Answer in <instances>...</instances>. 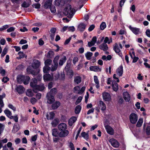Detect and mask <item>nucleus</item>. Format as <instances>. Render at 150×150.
<instances>
[{"label":"nucleus","instance_id":"obj_7","mask_svg":"<svg viewBox=\"0 0 150 150\" xmlns=\"http://www.w3.org/2000/svg\"><path fill=\"white\" fill-rule=\"evenodd\" d=\"M109 142L112 146L115 148L118 147L119 146V144L116 139L112 138L109 140Z\"/></svg>","mask_w":150,"mask_h":150},{"label":"nucleus","instance_id":"obj_51","mask_svg":"<svg viewBox=\"0 0 150 150\" xmlns=\"http://www.w3.org/2000/svg\"><path fill=\"white\" fill-rule=\"evenodd\" d=\"M18 54L19 55V58L20 59L23 58L25 57V54L23 52H19Z\"/></svg>","mask_w":150,"mask_h":150},{"label":"nucleus","instance_id":"obj_35","mask_svg":"<svg viewBox=\"0 0 150 150\" xmlns=\"http://www.w3.org/2000/svg\"><path fill=\"white\" fill-rule=\"evenodd\" d=\"M26 95L29 97H32L33 96V93L30 89H28L26 92Z\"/></svg>","mask_w":150,"mask_h":150},{"label":"nucleus","instance_id":"obj_6","mask_svg":"<svg viewBox=\"0 0 150 150\" xmlns=\"http://www.w3.org/2000/svg\"><path fill=\"white\" fill-rule=\"evenodd\" d=\"M37 80L35 79H33L31 80L30 85V86L33 88V91H36L37 85Z\"/></svg>","mask_w":150,"mask_h":150},{"label":"nucleus","instance_id":"obj_46","mask_svg":"<svg viewBox=\"0 0 150 150\" xmlns=\"http://www.w3.org/2000/svg\"><path fill=\"white\" fill-rule=\"evenodd\" d=\"M52 63V60L50 59H47L45 62V66H47L50 65Z\"/></svg>","mask_w":150,"mask_h":150},{"label":"nucleus","instance_id":"obj_2","mask_svg":"<svg viewBox=\"0 0 150 150\" xmlns=\"http://www.w3.org/2000/svg\"><path fill=\"white\" fill-rule=\"evenodd\" d=\"M30 78L28 76H25L23 75H19L17 77V81L19 83L22 81L23 82L24 84L26 85L28 83Z\"/></svg>","mask_w":150,"mask_h":150},{"label":"nucleus","instance_id":"obj_8","mask_svg":"<svg viewBox=\"0 0 150 150\" xmlns=\"http://www.w3.org/2000/svg\"><path fill=\"white\" fill-rule=\"evenodd\" d=\"M47 102L50 104L53 103L55 100V99L53 96L50 95V93H47Z\"/></svg>","mask_w":150,"mask_h":150},{"label":"nucleus","instance_id":"obj_44","mask_svg":"<svg viewBox=\"0 0 150 150\" xmlns=\"http://www.w3.org/2000/svg\"><path fill=\"white\" fill-rule=\"evenodd\" d=\"M57 92V89L55 88H53L51 89L50 92L47 93H50V95L53 96Z\"/></svg>","mask_w":150,"mask_h":150},{"label":"nucleus","instance_id":"obj_40","mask_svg":"<svg viewBox=\"0 0 150 150\" xmlns=\"http://www.w3.org/2000/svg\"><path fill=\"white\" fill-rule=\"evenodd\" d=\"M143 120L142 118H140L139 119L137 123V124L136 126L137 127H140L142 125V124L143 123Z\"/></svg>","mask_w":150,"mask_h":150},{"label":"nucleus","instance_id":"obj_10","mask_svg":"<svg viewBox=\"0 0 150 150\" xmlns=\"http://www.w3.org/2000/svg\"><path fill=\"white\" fill-rule=\"evenodd\" d=\"M69 134V131L67 130H62L59 133V136L60 137H64L67 136Z\"/></svg>","mask_w":150,"mask_h":150},{"label":"nucleus","instance_id":"obj_49","mask_svg":"<svg viewBox=\"0 0 150 150\" xmlns=\"http://www.w3.org/2000/svg\"><path fill=\"white\" fill-rule=\"evenodd\" d=\"M106 27V24L105 22H103L100 25V28L101 30H103Z\"/></svg>","mask_w":150,"mask_h":150},{"label":"nucleus","instance_id":"obj_38","mask_svg":"<svg viewBox=\"0 0 150 150\" xmlns=\"http://www.w3.org/2000/svg\"><path fill=\"white\" fill-rule=\"evenodd\" d=\"M59 122V120L58 119L56 118L54 119L51 122L52 125L53 127L57 126Z\"/></svg>","mask_w":150,"mask_h":150},{"label":"nucleus","instance_id":"obj_54","mask_svg":"<svg viewBox=\"0 0 150 150\" xmlns=\"http://www.w3.org/2000/svg\"><path fill=\"white\" fill-rule=\"evenodd\" d=\"M9 26L8 25H6L3 26L2 27L0 28V31H2L4 30L9 27Z\"/></svg>","mask_w":150,"mask_h":150},{"label":"nucleus","instance_id":"obj_45","mask_svg":"<svg viewBox=\"0 0 150 150\" xmlns=\"http://www.w3.org/2000/svg\"><path fill=\"white\" fill-rule=\"evenodd\" d=\"M50 67L47 66H45L43 68V71L44 73H47L48 72L49 70H50Z\"/></svg>","mask_w":150,"mask_h":150},{"label":"nucleus","instance_id":"obj_3","mask_svg":"<svg viewBox=\"0 0 150 150\" xmlns=\"http://www.w3.org/2000/svg\"><path fill=\"white\" fill-rule=\"evenodd\" d=\"M59 58L58 56H56L54 58L53 60L54 64L52 65L51 67H50V69L52 71L56 70L58 66V60Z\"/></svg>","mask_w":150,"mask_h":150},{"label":"nucleus","instance_id":"obj_53","mask_svg":"<svg viewBox=\"0 0 150 150\" xmlns=\"http://www.w3.org/2000/svg\"><path fill=\"white\" fill-rule=\"evenodd\" d=\"M33 7L35 8L38 9L40 8V4L39 3H35L33 4Z\"/></svg>","mask_w":150,"mask_h":150},{"label":"nucleus","instance_id":"obj_32","mask_svg":"<svg viewBox=\"0 0 150 150\" xmlns=\"http://www.w3.org/2000/svg\"><path fill=\"white\" fill-rule=\"evenodd\" d=\"M86 28V25L83 23H80L78 26V30L81 31H84Z\"/></svg>","mask_w":150,"mask_h":150},{"label":"nucleus","instance_id":"obj_59","mask_svg":"<svg viewBox=\"0 0 150 150\" xmlns=\"http://www.w3.org/2000/svg\"><path fill=\"white\" fill-rule=\"evenodd\" d=\"M30 102L33 104H35L37 101L36 99L34 98H32L30 99Z\"/></svg>","mask_w":150,"mask_h":150},{"label":"nucleus","instance_id":"obj_55","mask_svg":"<svg viewBox=\"0 0 150 150\" xmlns=\"http://www.w3.org/2000/svg\"><path fill=\"white\" fill-rule=\"evenodd\" d=\"M82 98H83L82 97L79 96L77 100L76 101L75 103L77 105V104H78L81 101Z\"/></svg>","mask_w":150,"mask_h":150},{"label":"nucleus","instance_id":"obj_41","mask_svg":"<svg viewBox=\"0 0 150 150\" xmlns=\"http://www.w3.org/2000/svg\"><path fill=\"white\" fill-rule=\"evenodd\" d=\"M52 134L53 136L55 137H57L58 136V135H59V134L58 132V130L57 129H53Z\"/></svg>","mask_w":150,"mask_h":150},{"label":"nucleus","instance_id":"obj_56","mask_svg":"<svg viewBox=\"0 0 150 150\" xmlns=\"http://www.w3.org/2000/svg\"><path fill=\"white\" fill-rule=\"evenodd\" d=\"M8 147L10 148V150H13V148L12 147V143L11 142H8L7 144Z\"/></svg>","mask_w":150,"mask_h":150},{"label":"nucleus","instance_id":"obj_52","mask_svg":"<svg viewBox=\"0 0 150 150\" xmlns=\"http://www.w3.org/2000/svg\"><path fill=\"white\" fill-rule=\"evenodd\" d=\"M62 0H55V4L56 6H59L62 3Z\"/></svg>","mask_w":150,"mask_h":150},{"label":"nucleus","instance_id":"obj_39","mask_svg":"<svg viewBox=\"0 0 150 150\" xmlns=\"http://www.w3.org/2000/svg\"><path fill=\"white\" fill-rule=\"evenodd\" d=\"M81 107L79 105H77L75 110V112L76 114H77L79 113L81 110Z\"/></svg>","mask_w":150,"mask_h":150},{"label":"nucleus","instance_id":"obj_13","mask_svg":"<svg viewBox=\"0 0 150 150\" xmlns=\"http://www.w3.org/2000/svg\"><path fill=\"white\" fill-rule=\"evenodd\" d=\"M40 65V62L38 60H35L33 61L32 66L33 68L36 69L38 68Z\"/></svg>","mask_w":150,"mask_h":150},{"label":"nucleus","instance_id":"obj_58","mask_svg":"<svg viewBox=\"0 0 150 150\" xmlns=\"http://www.w3.org/2000/svg\"><path fill=\"white\" fill-rule=\"evenodd\" d=\"M69 146L71 149V150H75L74 145L71 142L69 143Z\"/></svg>","mask_w":150,"mask_h":150},{"label":"nucleus","instance_id":"obj_20","mask_svg":"<svg viewBox=\"0 0 150 150\" xmlns=\"http://www.w3.org/2000/svg\"><path fill=\"white\" fill-rule=\"evenodd\" d=\"M77 117H76L73 116L71 117L69 120V124L70 126H71L76 120Z\"/></svg>","mask_w":150,"mask_h":150},{"label":"nucleus","instance_id":"obj_15","mask_svg":"<svg viewBox=\"0 0 150 150\" xmlns=\"http://www.w3.org/2000/svg\"><path fill=\"white\" fill-rule=\"evenodd\" d=\"M59 129L60 131L66 130L67 128V125L64 123H61L58 126Z\"/></svg>","mask_w":150,"mask_h":150},{"label":"nucleus","instance_id":"obj_17","mask_svg":"<svg viewBox=\"0 0 150 150\" xmlns=\"http://www.w3.org/2000/svg\"><path fill=\"white\" fill-rule=\"evenodd\" d=\"M36 87V91H34L35 93L37 92L38 91H42L45 88L44 85L43 83H41L40 85H38Z\"/></svg>","mask_w":150,"mask_h":150},{"label":"nucleus","instance_id":"obj_1","mask_svg":"<svg viewBox=\"0 0 150 150\" xmlns=\"http://www.w3.org/2000/svg\"><path fill=\"white\" fill-rule=\"evenodd\" d=\"M76 10L70 5H67L63 10V14L69 18H71L75 14Z\"/></svg>","mask_w":150,"mask_h":150},{"label":"nucleus","instance_id":"obj_43","mask_svg":"<svg viewBox=\"0 0 150 150\" xmlns=\"http://www.w3.org/2000/svg\"><path fill=\"white\" fill-rule=\"evenodd\" d=\"M112 42V38H110V39L108 37H106L105 38L104 40V43L106 44V43H108L109 44L111 42Z\"/></svg>","mask_w":150,"mask_h":150},{"label":"nucleus","instance_id":"obj_30","mask_svg":"<svg viewBox=\"0 0 150 150\" xmlns=\"http://www.w3.org/2000/svg\"><path fill=\"white\" fill-rule=\"evenodd\" d=\"M67 58L65 56H63L59 60V65L62 66L65 62Z\"/></svg>","mask_w":150,"mask_h":150},{"label":"nucleus","instance_id":"obj_11","mask_svg":"<svg viewBox=\"0 0 150 150\" xmlns=\"http://www.w3.org/2000/svg\"><path fill=\"white\" fill-rule=\"evenodd\" d=\"M116 74L120 77L121 76L123 73V67L120 65L116 69Z\"/></svg>","mask_w":150,"mask_h":150},{"label":"nucleus","instance_id":"obj_24","mask_svg":"<svg viewBox=\"0 0 150 150\" xmlns=\"http://www.w3.org/2000/svg\"><path fill=\"white\" fill-rule=\"evenodd\" d=\"M81 81V78L80 76H75L74 79V82L77 84L80 83Z\"/></svg>","mask_w":150,"mask_h":150},{"label":"nucleus","instance_id":"obj_29","mask_svg":"<svg viewBox=\"0 0 150 150\" xmlns=\"http://www.w3.org/2000/svg\"><path fill=\"white\" fill-rule=\"evenodd\" d=\"M100 49L103 50L104 51H106L108 49V47L107 45L105 43H103L101 44L99 46Z\"/></svg>","mask_w":150,"mask_h":150},{"label":"nucleus","instance_id":"obj_63","mask_svg":"<svg viewBox=\"0 0 150 150\" xmlns=\"http://www.w3.org/2000/svg\"><path fill=\"white\" fill-rule=\"evenodd\" d=\"M131 50H132V53H131V52H129V54L131 58L132 59H133V57H134L135 56V53L133 51V49H132Z\"/></svg>","mask_w":150,"mask_h":150},{"label":"nucleus","instance_id":"obj_12","mask_svg":"<svg viewBox=\"0 0 150 150\" xmlns=\"http://www.w3.org/2000/svg\"><path fill=\"white\" fill-rule=\"evenodd\" d=\"M55 116V113L54 112H51L47 113L46 117L48 120H52Z\"/></svg>","mask_w":150,"mask_h":150},{"label":"nucleus","instance_id":"obj_19","mask_svg":"<svg viewBox=\"0 0 150 150\" xmlns=\"http://www.w3.org/2000/svg\"><path fill=\"white\" fill-rule=\"evenodd\" d=\"M96 41L97 38L96 37H93L92 38L91 41L88 42V46L89 47H91L94 45L96 43Z\"/></svg>","mask_w":150,"mask_h":150},{"label":"nucleus","instance_id":"obj_22","mask_svg":"<svg viewBox=\"0 0 150 150\" xmlns=\"http://www.w3.org/2000/svg\"><path fill=\"white\" fill-rule=\"evenodd\" d=\"M52 0H48L45 3L44 6L45 8H50L52 4Z\"/></svg>","mask_w":150,"mask_h":150},{"label":"nucleus","instance_id":"obj_47","mask_svg":"<svg viewBox=\"0 0 150 150\" xmlns=\"http://www.w3.org/2000/svg\"><path fill=\"white\" fill-rule=\"evenodd\" d=\"M54 54V52L52 51H50L47 53V56L48 57L52 58Z\"/></svg>","mask_w":150,"mask_h":150},{"label":"nucleus","instance_id":"obj_50","mask_svg":"<svg viewBox=\"0 0 150 150\" xmlns=\"http://www.w3.org/2000/svg\"><path fill=\"white\" fill-rule=\"evenodd\" d=\"M30 4L28 3H27L26 2H24L21 5L22 7L24 8H27L28 7Z\"/></svg>","mask_w":150,"mask_h":150},{"label":"nucleus","instance_id":"obj_21","mask_svg":"<svg viewBox=\"0 0 150 150\" xmlns=\"http://www.w3.org/2000/svg\"><path fill=\"white\" fill-rule=\"evenodd\" d=\"M43 79L44 81H52V78L49 74H46L43 76Z\"/></svg>","mask_w":150,"mask_h":150},{"label":"nucleus","instance_id":"obj_62","mask_svg":"<svg viewBox=\"0 0 150 150\" xmlns=\"http://www.w3.org/2000/svg\"><path fill=\"white\" fill-rule=\"evenodd\" d=\"M8 140L6 138H5L4 139L1 140L0 141V143H1L2 145V147L3 146V143H6L7 142Z\"/></svg>","mask_w":150,"mask_h":150},{"label":"nucleus","instance_id":"obj_37","mask_svg":"<svg viewBox=\"0 0 150 150\" xmlns=\"http://www.w3.org/2000/svg\"><path fill=\"white\" fill-rule=\"evenodd\" d=\"M81 135L82 137H83L86 140H88V133H87L85 132H82L81 134Z\"/></svg>","mask_w":150,"mask_h":150},{"label":"nucleus","instance_id":"obj_5","mask_svg":"<svg viewBox=\"0 0 150 150\" xmlns=\"http://www.w3.org/2000/svg\"><path fill=\"white\" fill-rule=\"evenodd\" d=\"M129 28L133 33L135 35H139L141 33L140 29L139 28L132 27L131 25L129 26Z\"/></svg>","mask_w":150,"mask_h":150},{"label":"nucleus","instance_id":"obj_57","mask_svg":"<svg viewBox=\"0 0 150 150\" xmlns=\"http://www.w3.org/2000/svg\"><path fill=\"white\" fill-rule=\"evenodd\" d=\"M68 31L71 32H74L75 30V28L74 26H68Z\"/></svg>","mask_w":150,"mask_h":150},{"label":"nucleus","instance_id":"obj_26","mask_svg":"<svg viewBox=\"0 0 150 150\" xmlns=\"http://www.w3.org/2000/svg\"><path fill=\"white\" fill-rule=\"evenodd\" d=\"M113 49L115 52L117 53H118L119 55L120 56L121 53H120V50L119 49L118 45L117 43H115L113 47Z\"/></svg>","mask_w":150,"mask_h":150},{"label":"nucleus","instance_id":"obj_61","mask_svg":"<svg viewBox=\"0 0 150 150\" xmlns=\"http://www.w3.org/2000/svg\"><path fill=\"white\" fill-rule=\"evenodd\" d=\"M5 70L3 69L2 68H0V73L1 74L2 76H3L5 75Z\"/></svg>","mask_w":150,"mask_h":150},{"label":"nucleus","instance_id":"obj_4","mask_svg":"<svg viewBox=\"0 0 150 150\" xmlns=\"http://www.w3.org/2000/svg\"><path fill=\"white\" fill-rule=\"evenodd\" d=\"M130 122L132 124H135L138 120V116L137 114L132 113L129 116Z\"/></svg>","mask_w":150,"mask_h":150},{"label":"nucleus","instance_id":"obj_14","mask_svg":"<svg viewBox=\"0 0 150 150\" xmlns=\"http://www.w3.org/2000/svg\"><path fill=\"white\" fill-rule=\"evenodd\" d=\"M105 128L107 132L111 135H113L114 133L113 129L110 126H105Z\"/></svg>","mask_w":150,"mask_h":150},{"label":"nucleus","instance_id":"obj_64","mask_svg":"<svg viewBox=\"0 0 150 150\" xmlns=\"http://www.w3.org/2000/svg\"><path fill=\"white\" fill-rule=\"evenodd\" d=\"M50 10L52 13H54L56 12V8L55 6H52L50 8Z\"/></svg>","mask_w":150,"mask_h":150},{"label":"nucleus","instance_id":"obj_23","mask_svg":"<svg viewBox=\"0 0 150 150\" xmlns=\"http://www.w3.org/2000/svg\"><path fill=\"white\" fill-rule=\"evenodd\" d=\"M60 105V103L59 101H57L52 104V108L53 110H55L57 109Z\"/></svg>","mask_w":150,"mask_h":150},{"label":"nucleus","instance_id":"obj_27","mask_svg":"<svg viewBox=\"0 0 150 150\" xmlns=\"http://www.w3.org/2000/svg\"><path fill=\"white\" fill-rule=\"evenodd\" d=\"M99 106L101 108V110L102 111H104L106 109L105 104L102 101H99Z\"/></svg>","mask_w":150,"mask_h":150},{"label":"nucleus","instance_id":"obj_60","mask_svg":"<svg viewBox=\"0 0 150 150\" xmlns=\"http://www.w3.org/2000/svg\"><path fill=\"white\" fill-rule=\"evenodd\" d=\"M9 80V79L7 77H4L2 79V82H4V83H6Z\"/></svg>","mask_w":150,"mask_h":150},{"label":"nucleus","instance_id":"obj_18","mask_svg":"<svg viewBox=\"0 0 150 150\" xmlns=\"http://www.w3.org/2000/svg\"><path fill=\"white\" fill-rule=\"evenodd\" d=\"M16 90L18 93L21 94L25 91V88L22 86L19 85L16 87Z\"/></svg>","mask_w":150,"mask_h":150},{"label":"nucleus","instance_id":"obj_42","mask_svg":"<svg viewBox=\"0 0 150 150\" xmlns=\"http://www.w3.org/2000/svg\"><path fill=\"white\" fill-rule=\"evenodd\" d=\"M74 93L79 94L81 93V92H80V87L79 86H77L74 87Z\"/></svg>","mask_w":150,"mask_h":150},{"label":"nucleus","instance_id":"obj_33","mask_svg":"<svg viewBox=\"0 0 150 150\" xmlns=\"http://www.w3.org/2000/svg\"><path fill=\"white\" fill-rule=\"evenodd\" d=\"M59 73L56 72L52 75V80H57L59 77Z\"/></svg>","mask_w":150,"mask_h":150},{"label":"nucleus","instance_id":"obj_25","mask_svg":"<svg viewBox=\"0 0 150 150\" xmlns=\"http://www.w3.org/2000/svg\"><path fill=\"white\" fill-rule=\"evenodd\" d=\"M89 69L91 71L95 72L100 71H101V69L97 66H91L90 67Z\"/></svg>","mask_w":150,"mask_h":150},{"label":"nucleus","instance_id":"obj_9","mask_svg":"<svg viewBox=\"0 0 150 150\" xmlns=\"http://www.w3.org/2000/svg\"><path fill=\"white\" fill-rule=\"evenodd\" d=\"M103 99L106 101H109L111 99L110 95L108 93L105 92L103 93Z\"/></svg>","mask_w":150,"mask_h":150},{"label":"nucleus","instance_id":"obj_36","mask_svg":"<svg viewBox=\"0 0 150 150\" xmlns=\"http://www.w3.org/2000/svg\"><path fill=\"white\" fill-rule=\"evenodd\" d=\"M93 55V53L90 52H87L85 54V56L87 60H90Z\"/></svg>","mask_w":150,"mask_h":150},{"label":"nucleus","instance_id":"obj_16","mask_svg":"<svg viewBox=\"0 0 150 150\" xmlns=\"http://www.w3.org/2000/svg\"><path fill=\"white\" fill-rule=\"evenodd\" d=\"M123 97L125 100L127 102H129L130 99V95L127 92H124L123 93Z\"/></svg>","mask_w":150,"mask_h":150},{"label":"nucleus","instance_id":"obj_31","mask_svg":"<svg viewBox=\"0 0 150 150\" xmlns=\"http://www.w3.org/2000/svg\"><path fill=\"white\" fill-rule=\"evenodd\" d=\"M112 87L113 90L114 91H117L118 90V84L115 81L112 82Z\"/></svg>","mask_w":150,"mask_h":150},{"label":"nucleus","instance_id":"obj_48","mask_svg":"<svg viewBox=\"0 0 150 150\" xmlns=\"http://www.w3.org/2000/svg\"><path fill=\"white\" fill-rule=\"evenodd\" d=\"M10 119H13L14 121L16 122L18 121V117L17 115H16L14 116H11Z\"/></svg>","mask_w":150,"mask_h":150},{"label":"nucleus","instance_id":"obj_28","mask_svg":"<svg viewBox=\"0 0 150 150\" xmlns=\"http://www.w3.org/2000/svg\"><path fill=\"white\" fill-rule=\"evenodd\" d=\"M93 78L94 82L96 85V87L97 88H98L100 87V84L98 77L96 76H94Z\"/></svg>","mask_w":150,"mask_h":150},{"label":"nucleus","instance_id":"obj_34","mask_svg":"<svg viewBox=\"0 0 150 150\" xmlns=\"http://www.w3.org/2000/svg\"><path fill=\"white\" fill-rule=\"evenodd\" d=\"M4 113L6 114V116L9 118L10 119L11 116H12V113L8 109H6L4 111Z\"/></svg>","mask_w":150,"mask_h":150}]
</instances>
